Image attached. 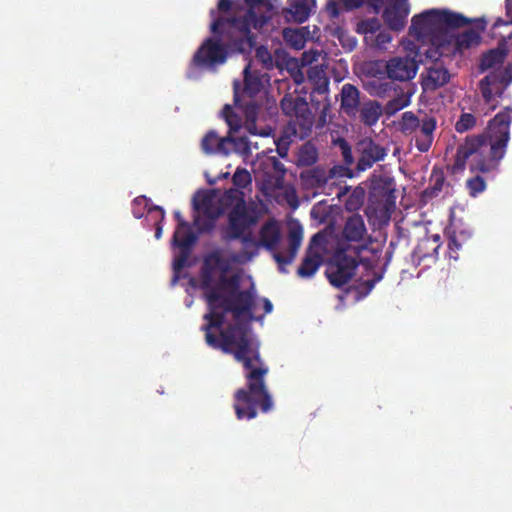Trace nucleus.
<instances>
[{
	"label": "nucleus",
	"instance_id": "nucleus-22",
	"mask_svg": "<svg viewBox=\"0 0 512 512\" xmlns=\"http://www.w3.org/2000/svg\"><path fill=\"white\" fill-rule=\"evenodd\" d=\"M450 81L449 70L442 64L435 62L427 69V77L424 80L426 90H436Z\"/></svg>",
	"mask_w": 512,
	"mask_h": 512
},
{
	"label": "nucleus",
	"instance_id": "nucleus-5",
	"mask_svg": "<svg viewBox=\"0 0 512 512\" xmlns=\"http://www.w3.org/2000/svg\"><path fill=\"white\" fill-rule=\"evenodd\" d=\"M216 37H209L203 41L192 57L191 66L214 71L226 62L228 48L222 43L223 36Z\"/></svg>",
	"mask_w": 512,
	"mask_h": 512
},
{
	"label": "nucleus",
	"instance_id": "nucleus-48",
	"mask_svg": "<svg viewBox=\"0 0 512 512\" xmlns=\"http://www.w3.org/2000/svg\"><path fill=\"white\" fill-rule=\"evenodd\" d=\"M256 59L263 65L264 68L270 70L274 67L272 54L267 47L261 45L256 49Z\"/></svg>",
	"mask_w": 512,
	"mask_h": 512
},
{
	"label": "nucleus",
	"instance_id": "nucleus-64",
	"mask_svg": "<svg viewBox=\"0 0 512 512\" xmlns=\"http://www.w3.org/2000/svg\"><path fill=\"white\" fill-rule=\"evenodd\" d=\"M263 308H264V313L265 314H269V313L272 312L273 305H272L271 301L268 298H264L263 299Z\"/></svg>",
	"mask_w": 512,
	"mask_h": 512
},
{
	"label": "nucleus",
	"instance_id": "nucleus-25",
	"mask_svg": "<svg viewBox=\"0 0 512 512\" xmlns=\"http://www.w3.org/2000/svg\"><path fill=\"white\" fill-rule=\"evenodd\" d=\"M507 54V44L503 40L498 43L497 47L483 53L480 60L479 69L484 72L496 67L497 65H501L504 62Z\"/></svg>",
	"mask_w": 512,
	"mask_h": 512
},
{
	"label": "nucleus",
	"instance_id": "nucleus-16",
	"mask_svg": "<svg viewBox=\"0 0 512 512\" xmlns=\"http://www.w3.org/2000/svg\"><path fill=\"white\" fill-rule=\"evenodd\" d=\"M361 104L360 90L351 83H345L340 91L341 110L347 116L355 118Z\"/></svg>",
	"mask_w": 512,
	"mask_h": 512
},
{
	"label": "nucleus",
	"instance_id": "nucleus-2",
	"mask_svg": "<svg viewBox=\"0 0 512 512\" xmlns=\"http://www.w3.org/2000/svg\"><path fill=\"white\" fill-rule=\"evenodd\" d=\"M512 108L506 107L489 120L486 129L479 134L467 136L457 147L452 174L469 171L475 174L467 179L466 188L471 197H476L487 188L482 174L497 173L510 141Z\"/></svg>",
	"mask_w": 512,
	"mask_h": 512
},
{
	"label": "nucleus",
	"instance_id": "nucleus-23",
	"mask_svg": "<svg viewBox=\"0 0 512 512\" xmlns=\"http://www.w3.org/2000/svg\"><path fill=\"white\" fill-rule=\"evenodd\" d=\"M382 113L383 107L378 101L367 99L359 106L357 115L361 123L372 127L378 122Z\"/></svg>",
	"mask_w": 512,
	"mask_h": 512
},
{
	"label": "nucleus",
	"instance_id": "nucleus-10",
	"mask_svg": "<svg viewBox=\"0 0 512 512\" xmlns=\"http://www.w3.org/2000/svg\"><path fill=\"white\" fill-rule=\"evenodd\" d=\"M234 89V104L236 107L240 108L245 116V125L247 130L253 135H268L265 132H258L256 121L258 118L259 110L261 109V105L255 100V98H243L240 95V83L239 81H234L233 83Z\"/></svg>",
	"mask_w": 512,
	"mask_h": 512
},
{
	"label": "nucleus",
	"instance_id": "nucleus-62",
	"mask_svg": "<svg viewBox=\"0 0 512 512\" xmlns=\"http://www.w3.org/2000/svg\"><path fill=\"white\" fill-rule=\"evenodd\" d=\"M368 4L375 10V12H379L382 6L384 5L386 0H366Z\"/></svg>",
	"mask_w": 512,
	"mask_h": 512
},
{
	"label": "nucleus",
	"instance_id": "nucleus-34",
	"mask_svg": "<svg viewBox=\"0 0 512 512\" xmlns=\"http://www.w3.org/2000/svg\"><path fill=\"white\" fill-rule=\"evenodd\" d=\"M318 160V150L310 142L304 143L298 153L296 164L298 167H308L314 165Z\"/></svg>",
	"mask_w": 512,
	"mask_h": 512
},
{
	"label": "nucleus",
	"instance_id": "nucleus-42",
	"mask_svg": "<svg viewBox=\"0 0 512 512\" xmlns=\"http://www.w3.org/2000/svg\"><path fill=\"white\" fill-rule=\"evenodd\" d=\"M204 259L207 265H210L215 271L219 270L221 275H226L230 270V261L224 258L219 251L209 253Z\"/></svg>",
	"mask_w": 512,
	"mask_h": 512
},
{
	"label": "nucleus",
	"instance_id": "nucleus-17",
	"mask_svg": "<svg viewBox=\"0 0 512 512\" xmlns=\"http://www.w3.org/2000/svg\"><path fill=\"white\" fill-rule=\"evenodd\" d=\"M481 41V37L477 31L474 29H468L464 32L453 36L448 34L447 40H445V54L448 55V52H446L447 48L446 46L452 45L453 48L451 50V53H462L464 50L470 49L472 47H475L479 45Z\"/></svg>",
	"mask_w": 512,
	"mask_h": 512
},
{
	"label": "nucleus",
	"instance_id": "nucleus-59",
	"mask_svg": "<svg viewBox=\"0 0 512 512\" xmlns=\"http://www.w3.org/2000/svg\"><path fill=\"white\" fill-rule=\"evenodd\" d=\"M327 11L330 13L332 17H337L339 15L338 3L334 0H330L327 3Z\"/></svg>",
	"mask_w": 512,
	"mask_h": 512
},
{
	"label": "nucleus",
	"instance_id": "nucleus-63",
	"mask_svg": "<svg viewBox=\"0 0 512 512\" xmlns=\"http://www.w3.org/2000/svg\"><path fill=\"white\" fill-rule=\"evenodd\" d=\"M381 279V276H376L374 279L367 280L364 284L367 288V292H370L374 286L375 283L378 282Z\"/></svg>",
	"mask_w": 512,
	"mask_h": 512
},
{
	"label": "nucleus",
	"instance_id": "nucleus-6",
	"mask_svg": "<svg viewBox=\"0 0 512 512\" xmlns=\"http://www.w3.org/2000/svg\"><path fill=\"white\" fill-rule=\"evenodd\" d=\"M512 83V64L509 63L503 70L492 71L479 82V89L489 111L498 106L497 98H501L506 88Z\"/></svg>",
	"mask_w": 512,
	"mask_h": 512
},
{
	"label": "nucleus",
	"instance_id": "nucleus-11",
	"mask_svg": "<svg viewBox=\"0 0 512 512\" xmlns=\"http://www.w3.org/2000/svg\"><path fill=\"white\" fill-rule=\"evenodd\" d=\"M410 13L408 0H391L384 8L382 18L392 31H402L407 23Z\"/></svg>",
	"mask_w": 512,
	"mask_h": 512
},
{
	"label": "nucleus",
	"instance_id": "nucleus-24",
	"mask_svg": "<svg viewBox=\"0 0 512 512\" xmlns=\"http://www.w3.org/2000/svg\"><path fill=\"white\" fill-rule=\"evenodd\" d=\"M193 208L195 211L203 213L211 222L215 221L222 213L214 197L208 193L194 196Z\"/></svg>",
	"mask_w": 512,
	"mask_h": 512
},
{
	"label": "nucleus",
	"instance_id": "nucleus-47",
	"mask_svg": "<svg viewBox=\"0 0 512 512\" xmlns=\"http://www.w3.org/2000/svg\"><path fill=\"white\" fill-rule=\"evenodd\" d=\"M232 182L239 188H247L251 182L252 177L248 170L245 168H237L232 177Z\"/></svg>",
	"mask_w": 512,
	"mask_h": 512
},
{
	"label": "nucleus",
	"instance_id": "nucleus-12",
	"mask_svg": "<svg viewBox=\"0 0 512 512\" xmlns=\"http://www.w3.org/2000/svg\"><path fill=\"white\" fill-rule=\"evenodd\" d=\"M417 70V62L408 56L394 57L386 63L387 76L393 81H410L415 77Z\"/></svg>",
	"mask_w": 512,
	"mask_h": 512
},
{
	"label": "nucleus",
	"instance_id": "nucleus-33",
	"mask_svg": "<svg viewBox=\"0 0 512 512\" xmlns=\"http://www.w3.org/2000/svg\"><path fill=\"white\" fill-rule=\"evenodd\" d=\"M308 80L314 85L313 90L319 94L328 92L329 79L326 77L324 70L318 66L308 69Z\"/></svg>",
	"mask_w": 512,
	"mask_h": 512
},
{
	"label": "nucleus",
	"instance_id": "nucleus-52",
	"mask_svg": "<svg viewBox=\"0 0 512 512\" xmlns=\"http://www.w3.org/2000/svg\"><path fill=\"white\" fill-rule=\"evenodd\" d=\"M291 139L289 135H282L275 140L276 151L281 158H286L288 155Z\"/></svg>",
	"mask_w": 512,
	"mask_h": 512
},
{
	"label": "nucleus",
	"instance_id": "nucleus-57",
	"mask_svg": "<svg viewBox=\"0 0 512 512\" xmlns=\"http://www.w3.org/2000/svg\"><path fill=\"white\" fill-rule=\"evenodd\" d=\"M346 10H352L361 7L366 0H341Z\"/></svg>",
	"mask_w": 512,
	"mask_h": 512
},
{
	"label": "nucleus",
	"instance_id": "nucleus-21",
	"mask_svg": "<svg viewBox=\"0 0 512 512\" xmlns=\"http://www.w3.org/2000/svg\"><path fill=\"white\" fill-rule=\"evenodd\" d=\"M259 236V247H264L274 258V253L278 252L276 248L281 239L278 225L275 222L265 223L260 229Z\"/></svg>",
	"mask_w": 512,
	"mask_h": 512
},
{
	"label": "nucleus",
	"instance_id": "nucleus-13",
	"mask_svg": "<svg viewBox=\"0 0 512 512\" xmlns=\"http://www.w3.org/2000/svg\"><path fill=\"white\" fill-rule=\"evenodd\" d=\"M360 156L357 162V170L365 171L376 162L383 160L387 155V149L374 142L371 138H365L358 143Z\"/></svg>",
	"mask_w": 512,
	"mask_h": 512
},
{
	"label": "nucleus",
	"instance_id": "nucleus-32",
	"mask_svg": "<svg viewBox=\"0 0 512 512\" xmlns=\"http://www.w3.org/2000/svg\"><path fill=\"white\" fill-rule=\"evenodd\" d=\"M443 33H448L449 29H457L465 27L471 23V20L461 13L453 12L451 10H440Z\"/></svg>",
	"mask_w": 512,
	"mask_h": 512
},
{
	"label": "nucleus",
	"instance_id": "nucleus-26",
	"mask_svg": "<svg viewBox=\"0 0 512 512\" xmlns=\"http://www.w3.org/2000/svg\"><path fill=\"white\" fill-rule=\"evenodd\" d=\"M472 239V233L465 228H454L448 239V255L450 259L458 260L459 251L467 246Z\"/></svg>",
	"mask_w": 512,
	"mask_h": 512
},
{
	"label": "nucleus",
	"instance_id": "nucleus-15",
	"mask_svg": "<svg viewBox=\"0 0 512 512\" xmlns=\"http://www.w3.org/2000/svg\"><path fill=\"white\" fill-rule=\"evenodd\" d=\"M437 128V120L433 116L425 115L420 119V125L415 136V146L420 152H427L434 141V132Z\"/></svg>",
	"mask_w": 512,
	"mask_h": 512
},
{
	"label": "nucleus",
	"instance_id": "nucleus-28",
	"mask_svg": "<svg viewBox=\"0 0 512 512\" xmlns=\"http://www.w3.org/2000/svg\"><path fill=\"white\" fill-rule=\"evenodd\" d=\"M440 246L441 243L439 235L435 234L430 237H426L418 243L414 250V256L417 257L419 261H424L425 259L436 260Z\"/></svg>",
	"mask_w": 512,
	"mask_h": 512
},
{
	"label": "nucleus",
	"instance_id": "nucleus-60",
	"mask_svg": "<svg viewBox=\"0 0 512 512\" xmlns=\"http://www.w3.org/2000/svg\"><path fill=\"white\" fill-rule=\"evenodd\" d=\"M217 8L220 12H229L232 8L231 0H219Z\"/></svg>",
	"mask_w": 512,
	"mask_h": 512
},
{
	"label": "nucleus",
	"instance_id": "nucleus-30",
	"mask_svg": "<svg viewBox=\"0 0 512 512\" xmlns=\"http://www.w3.org/2000/svg\"><path fill=\"white\" fill-rule=\"evenodd\" d=\"M322 262L323 258L321 254L309 248L297 269V275L301 278L312 277L317 272Z\"/></svg>",
	"mask_w": 512,
	"mask_h": 512
},
{
	"label": "nucleus",
	"instance_id": "nucleus-61",
	"mask_svg": "<svg viewBox=\"0 0 512 512\" xmlns=\"http://www.w3.org/2000/svg\"><path fill=\"white\" fill-rule=\"evenodd\" d=\"M147 211L149 213L157 212L159 214L160 222H162L165 218V210L161 206L154 205L152 207L147 208Z\"/></svg>",
	"mask_w": 512,
	"mask_h": 512
},
{
	"label": "nucleus",
	"instance_id": "nucleus-7",
	"mask_svg": "<svg viewBox=\"0 0 512 512\" xmlns=\"http://www.w3.org/2000/svg\"><path fill=\"white\" fill-rule=\"evenodd\" d=\"M233 196H235V203L228 213V229L223 236L227 241L238 239L254 223V219L248 213L243 193L231 190L228 197Z\"/></svg>",
	"mask_w": 512,
	"mask_h": 512
},
{
	"label": "nucleus",
	"instance_id": "nucleus-38",
	"mask_svg": "<svg viewBox=\"0 0 512 512\" xmlns=\"http://www.w3.org/2000/svg\"><path fill=\"white\" fill-rule=\"evenodd\" d=\"M237 240H240L242 242V244L246 247H249V246L254 247V251H251V252L245 251L240 256H233L232 257L233 261H235V262L249 261L253 257L258 255L259 241H257L253 237L252 233L249 232V233L245 234V232H244L243 234H241L240 237H238Z\"/></svg>",
	"mask_w": 512,
	"mask_h": 512
},
{
	"label": "nucleus",
	"instance_id": "nucleus-37",
	"mask_svg": "<svg viewBox=\"0 0 512 512\" xmlns=\"http://www.w3.org/2000/svg\"><path fill=\"white\" fill-rule=\"evenodd\" d=\"M289 8L287 13L298 23L305 22L309 17V7L306 0H288Z\"/></svg>",
	"mask_w": 512,
	"mask_h": 512
},
{
	"label": "nucleus",
	"instance_id": "nucleus-39",
	"mask_svg": "<svg viewBox=\"0 0 512 512\" xmlns=\"http://www.w3.org/2000/svg\"><path fill=\"white\" fill-rule=\"evenodd\" d=\"M180 244V253L178 256L175 257L173 261V270L175 273H179L185 267L193 246V238L191 236H188Z\"/></svg>",
	"mask_w": 512,
	"mask_h": 512
},
{
	"label": "nucleus",
	"instance_id": "nucleus-45",
	"mask_svg": "<svg viewBox=\"0 0 512 512\" xmlns=\"http://www.w3.org/2000/svg\"><path fill=\"white\" fill-rule=\"evenodd\" d=\"M369 87L371 94L381 98L388 96L392 90L396 91L394 84L389 81L374 80L369 83Z\"/></svg>",
	"mask_w": 512,
	"mask_h": 512
},
{
	"label": "nucleus",
	"instance_id": "nucleus-36",
	"mask_svg": "<svg viewBox=\"0 0 512 512\" xmlns=\"http://www.w3.org/2000/svg\"><path fill=\"white\" fill-rule=\"evenodd\" d=\"M226 138H229V142L226 145V149L228 150L227 156L232 152L243 156L250 154V145L246 136H233L232 133L226 135Z\"/></svg>",
	"mask_w": 512,
	"mask_h": 512
},
{
	"label": "nucleus",
	"instance_id": "nucleus-4",
	"mask_svg": "<svg viewBox=\"0 0 512 512\" xmlns=\"http://www.w3.org/2000/svg\"><path fill=\"white\" fill-rule=\"evenodd\" d=\"M409 35L418 41H429L436 46L435 53L439 56L445 54V40L447 33H443L442 19L439 9L426 10L414 15L409 27Z\"/></svg>",
	"mask_w": 512,
	"mask_h": 512
},
{
	"label": "nucleus",
	"instance_id": "nucleus-41",
	"mask_svg": "<svg viewBox=\"0 0 512 512\" xmlns=\"http://www.w3.org/2000/svg\"><path fill=\"white\" fill-rule=\"evenodd\" d=\"M283 38L287 45L300 50L305 46V35L300 29L286 28L283 30Z\"/></svg>",
	"mask_w": 512,
	"mask_h": 512
},
{
	"label": "nucleus",
	"instance_id": "nucleus-20",
	"mask_svg": "<svg viewBox=\"0 0 512 512\" xmlns=\"http://www.w3.org/2000/svg\"><path fill=\"white\" fill-rule=\"evenodd\" d=\"M292 124L294 134L300 135V137H306L311 133L314 124V116L307 102H300V110L294 115Z\"/></svg>",
	"mask_w": 512,
	"mask_h": 512
},
{
	"label": "nucleus",
	"instance_id": "nucleus-40",
	"mask_svg": "<svg viewBox=\"0 0 512 512\" xmlns=\"http://www.w3.org/2000/svg\"><path fill=\"white\" fill-rule=\"evenodd\" d=\"M420 119L411 111L404 112L399 122V130L405 135L416 133L420 125Z\"/></svg>",
	"mask_w": 512,
	"mask_h": 512
},
{
	"label": "nucleus",
	"instance_id": "nucleus-49",
	"mask_svg": "<svg viewBox=\"0 0 512 512\" xmlns=\"http://www.w3.org/2000/svg\"><path fill=\"white\" fill-rule=\"evenodd\" d=\"M150 199L146 196H138L132 201V213L135 218L140 219L147 211Z\"/></svg>",
	"mask_w": 512,
	"mask_h": 512
},
{
	"label": "nucleus",
	"instance_id": "nucleus-51",
	"mask_svg": "<svg viewBox=\"0 0 512 512\" xmlns=\"http://www.w3.org/2000/svg\"><path fill=\"white\" fill-rule=\"evenodd\" d=\"M381 29V23L378 18H370L359 24L358 31L363 34H376Z\"/></svg>",
	"mask_w": 512,
	"mask_h": 512
},
{
	"label": "nucleus",
	"instance_id": "nucleus-43",
	"mask_svg": "<svg viewBox=\"0 0 512 512\" xmlns=\"http://www.w3.org/2000/svg\"><path fill=\"white\" fill-rule=\"evenodd\" d=\"M477 124V118L474 114L463 112L456 121L454 128L456 132L462 134L472 130Z\"/></svg>",
	"mask_w": 512,
	"mask_h": 512
},
{
	"label": "nucleus",
	"instance_id": "nucleus-9",
	"mask_svg": "<svg viewBox=\"0 0 512 512\" xmlns=\"http://www.w3.org/2000/svg\"><path fill=\"white\" fill-rule=\"evenodd\" d=\"M395 200V187L391 179L381 180L372 186L369 202L375 212L390 213L395 208Z\"/></svg>",
	"mask_w": 512,
	"mask_h": 512
},
{
	"label": "nucleus",
	"instance_id": "nucleus-14",
	"mask_svg": "<svg viewBox=\"0 0 512 512\" xmlns=\"http://www.w3.org/2000/svg\"><path fill=\"white\" fill-rule=\"evenodd\" d=\"M302 238V227L299 225L292 227L288 232L287 253L285 255L280 252L274 253V260L278 264V268L281 273H287L285 266L290 265L294 261L297 252L301 246Z\"/></svg>",
	"mask_w": 512,
	"mask_h": 512
},
{
	"label": "nucleus",
	"instance_id": "nucleus-19",
	"mask_svg": "<svg viewBox=\"0 0 512 512\" xmlns=\"http://www.w3.org/2000/svg\"><path fill=\"white\" fill-rule=\"evenodd\" d=\"M229 142V138L220 137L215 130H209L202 138L200 147L204 154L214 155L220 154L227 156L228 150L226 145Z\"/></svg>",
	"mask_w": 512,
	"mask_h": 512
},
{
	"label": "nucleus",
	"instance_id": "nucleus-35",
	"mask_svg": "<svg viewBox=\"0 0 512 512\" xmlns=\"http://www.w3.org/2000/svg\"><path fill=\"white\" fill-rule=\"evenodd\" d=\"M410 92H403L397 93L391 100H389L385 107L383 108V111L387 116H393L398 111L404 109L410 104Z\"/></svg>",
	"mask_w": 512,
	"mask_h": 512
},
{
	"label": "nucleus",
	"instance_id": "nucleus-55",
	"mask_svg": "<svg viewBox=\"0 0 512 512\" xmlns=\"http://www.w3.org/2000/svg\"><path fill=\"white\" fill-rule=\"evenodd\" d=\"M392 40V36L388 31L379 30L376 34L375 42L379 47H383L386 44L390 43Z\"/></svg>",
	"mask_w": 512,
	"mask_h": 512
},
{
	"label": "nucleus",
	"instance_id": "nucleus-31",
	"mask_svg": "<svg viewBox=\"0 0 512 512\" xmlns=\"http://www.w3.org/2000/svg\"><path fill=\"white\" fill-rule=\"evenodd\" d=\"M366 227L362 217L358 214L349 217L343 229L344 237L349 241L359 242L363 240Z\"/></svg>",
	"mask_w": 512,
	"mask_h": 512
},
{
	"label": "nucleus",
	"instance_id": "nucleus-29",
	"mask_svg": "<svg viewBox=\"0 0 512 512\" xmlns=\"http://www.w3.org/2000/svg\"><path fill=\"white\" fill-rule=\"evenodd\" d=\"M445 185V174L441 168L436 166L433 167L430 178L429 185L425 188L421 194V200L424 203L432 200L437 197L440 192L443 190Z\"/></svg>",
	"mask_w": 512,
	"mask_h": 512
},
{
	"label": "nucleus",
	"instance_id": "nucleus-27",
	"mask_svg": "<svg viewBox=\"0 0 512 512\" xmlns=\"http://www.w3.org/2000/svg\"><path fill=\"white\" fill-rule=\"evenodd\" d=\"M332 176L322 167H314L300 173V180L306 188L318 189L324 187Z\"/></svg>",
	"mask_w": 512,
	"mask_h": 512
},
{
	"label": "nucleus",
	"instance_id": "nucleus-46",
	"mask_svg": "<svg viewBox=\"0 0 512 512\" xmlns=\"http://www.w3.org/2000/svg\"><path fill=\"white\" fill-rule=\"evenodd\" d=\"M300 102H306L301 97H288L285 96L281 100V109L284 114L294 117L295 114L300 110Z\"/></svg>",
	"mask_w": 512,
	"mask_h": 512
},
{
	"label": "nucleus",
	"instance_id": "nucleus-3",
	"mask_svg": "<svg viewBox=\"0 0 512 512\" xmlns=\"http://www.w3.org/2000/svg\"><path fill=\"white\" fill-rule=\"evenodd\" d=\"M270 15L258 13L257 11L247 10L242 17H218L211 24V32L215 36H224L237 32L235 46L239 51L252 49L256 44V36L251 32V28L262 30L269 22Z\"/></svg>",
	"mask_w": 512,
	"mask_h": 512
},
{
	"label": "nucleus",
	"instance_id": "nucleus-8",
	"mask_svg": "<svg viewBox=\"0 0 512 512\" xmlns=\"http://www.w3.org/2000/svg\"><path fill=\"white\" fill-rule=\"evenodd\" d=\"M357 256L358 252L355 251V256H351L345 249L339 250L335 254L333 262L328 265L326 270L331 285L341 288L351 280L358 266Z\"/></svg>",
	"mask_w": 512,
	"mask_h": 512
},
{
	"label": "nucleus",
	"instance_id": "nucleus-56",
	"mask_svg": "<svg viewBox=\"0 0 512 512\" xmlns=\"http://www.w3.org/2000/svg\"><path fill=\"white\" fill-rule=\"evenodd\" d=\"M173 216L177 221V227L175 229V239L177 240V237L181 231L184 230L183 228L188 227L189 224L187 221H185L180 211H174Z\"/></svg>",
	"mask_w": 512,
	"mask_h": 512
},
{
	"label": "nucleus",
	"instance_id": "nucleus-54",
	"mask_svg": "<svg viewBox=\"0 0 512 512\" xmlns=\"http://www.w3.org/2000/svg\"><path fill=\"white\" fill-rule=\"evenodd\" d=\"M340 149L343 156V160L347 165H351L354 162L351 146L344 139L340 140Z\"/></svg>",
	"mask_w": 512,
	"mask_h": 512
},
{
	"label": "nucleus",
	"instance_id": "nucleus-44",
	"mask_svg": "<svg viewBox=\"0 0 512 512\" xmlns=\"http://www.w3.org/2000/svg\"><path fill=\"white\" fill-rule=\"evenodd\" d=\"M222 116L229 126L228 134L237 132L241 128V118L234 112L230 105L226 104L223 107Z\"/></svg>",
	"mask_w": 512,
	"mask_h": 512
},
{
	"label": "nucleus",
	"instance_id": "nucleus-1",
	"mask_svg": "<svg viewBox=\"0 0 512 512\" xmlns=\"http://www.w3.org/2000/svg\"><path fill=\"white\" fill-rule=\"evenodd\" d=\"M215 270L206 264L200 272V288L204 291L209 312L204 315L203 326L207 344L230 354L244 369L245 386L233 395V408L238 420H252L258 411L270 412L274 407L272 395L266 384L269 367L260 354V343L253 336L248 324L238 320L247 316L252 319L255 302L253 287L240 289L238 275H221L219 285L214 286Z\"/></svg>",
	"mask_w": 512,
	"mask_h": 512
},
{
	"label": "nucleus",
	"instance_id": "nucleus-58",
	"mask_svg": "<svg viewBox=\"0 0 512 512\" xmlns=\"http://www.w3.org/2000/svg\"><path fill=\"white\" fill-rule=\"evenodd\" d=\"M245 3L248 6L247 10H253L260 13V6L264 4V0H245Z\"/></svg>",
	"mask_w": 512,
	"mask_h": 512
},
{
	"label": "nucleus",
	"instance_id": "nucleus-53",
	"mask_svg": "<svg viewBox=\"0 0 512 512\" xmlns=\"http://www.w3.org/2000/svg\"><path fill=\"white\" fill-rule=\"evenodd\" d=\"M185 230H182L181 233L179 234V236L177 237V240L175 239V233L173 234V238H172V244L176 247H178L179 249H181V242L184 241L188 236H191L193 238V244L196 242L197 240V237L196 235L192 232L190 226L188 227H185L184 228Z\"/></svg>",
	"mask_w": 512,
	"mask_h": 512
},
{
	"label": "nucleus",
	"instance_id": "nucleus-50",
	"mask_svg": "<svg viewBox=\"0 0 512 512\" xmlns=\"http://www.w3.org/2000/svg\"><path fill=\"white\" fill-rule=\"evenodd\" d=\"M269 161L271 163L273 171L276 174L274 186L281 187L286 172V168L284 164L276 157L269 158Z\"/></svg>",
	"mask_w": 512,
	"mask_h": 512
},
{
	"label": "nucleus",
	"instance_id": "nucleus-18",
	"mask_svg": "<svg viewBox=\"0 0 512 512\" xmlns=\"http://www.w3.org/2000/svg\"><path fill=\"white\" fill-rule=\"evenodd\" d=\"M244 86L240 88V95L243 98H255L263 89V78L268 76L258 70L251 69V64H247L243 70Z\"/></svg>",
	"mask_w": 512,
	"mask_h": 512
}]
</instances>
